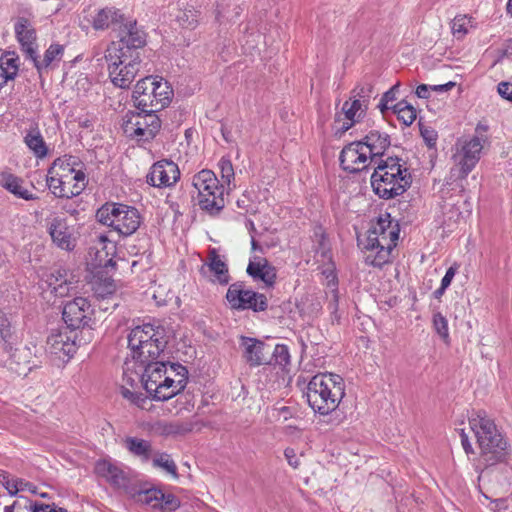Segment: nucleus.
I'll return each instance as SVG.
<instances>
[{
	"mask_svg": "<svg viewBox=\"0 0 512 512\" xmlns=\"http://www.w3.org/2000/svg\"><path fill=\"white\" fill-rule=\"evenodd\" d=\"M247 273L253 279L263 281L268 287L273 286L276 280V269L266 259L260 257H255L249 262Z\"/></svg>",
	"mask_w": 512,
	"mask_h": 512,
	"instance_id": "bb28decb",
	"label": "nucleus"
},
{
	"mask_svg": "<svg viewBox=\"0 0 512 512\" xmlns=\"http://www.w3.org/2000/svg\"><path fill=\"white\" fill-rule=\"evenodd\" d=\"M119 41L112 42L109 45H115L120 48L124 54L140 55L138 49L146 44V34L141 30L135 21H128L120 27Z\"/></svg>",
	"mask_w": 512,
	"mask_h": 512,
	"instance_id": "f3484780",
	"label": "nucleus"
},
{
	"mask_svg": "<svg viewBox=\"0 0 512 512\" xmlns=\"http://www.w3.org/2000/svg\"><path fill=\"white\" fill-rule=\"evenodd\" d=\"M17 486L20 491H30L32 493H35V486L31 484L30 482L22 479V478H16Z\"/></svg>",
	"mask_w": 512,
	"mask_h": 512,
	"instance_id": "6e6d98bb",
	"label": "nucleus"
},
{
	"mask_svg": "<svg viewBox=\"0 0 512 512\" xmlns=\"http://www.w3.org/2000/svg\"><path fill=\"white\" fill-rule=\"evenodd\" d=\"M456 271H457V268L454 267V266H451V267H449L447 269L444 277L441 280V285L443 287L448 288L450 286V284H451V282H452V280H453V278H454V276L456 274Z\"/></svg>",
	"mask_w": 512,
	"mask_h": 512,
	"instance_id": "603ef678",
	"label": "nucleus"
},
{
	"mask_svg": "<svg viewBox=\"0 0 512 512\" xmlns=\"http://www.w3.org/2000/svg\"><path fill=\"white\" fill-rule=\"evenodd\" d=\"M147 183L153 187H171L180 178V171L173 161L160 160L154 163L147 174Z\"/></svg>",
	"mask_w": 512,
	"mask_h": 512,
	"instance_id": "6ab92c4d",
	"label": "nucleus"
},
{
	"mask_svg": "<svg viewBox=\"0 0 512 512\" xmlns=\"http://www.w3.org/2000/svg\"><path fill=\"white\" fill-rule=\"evenodd\" d=\"M305 395L314 412L328 415L338 408L345 396L344 379L334 373L316 374L310 379Z\"/></svg>",
	"mask_w": 512,
	"mask_h": 512,
	"instance_id": "20e7f679",
	"label": "nucleus"
},
{
	"mask_svg": "<svg viewBox=\"0 0 512 512\" xmlns=\"http://www.w3.org/2000/svg\"><path fill=\"white\" fill-rule=\"evenodd\" d=\"M421 135L429 148L436 145L437 133L434 130L423 129L421 130Z\"/></svg>",
	"mask_w": 512,
	"mask_h": 512,
	"instance_id": "09e8293b",
	"label": "nucleus"
},
{
	"mask_svg": "<svg viewBox=\"0 0 512 512\" xmlns=\"http://www.w3.org/2000/svg\"><path fill=\"white\" fill-rule=\"evenodd\" d=\"M200 273L209 278L212 282L227 285L229 283V272L227 264L221 259L215 248L210 249L206 261L200 268Z\"/></svg>",
	"mask_w": 512,
	"mask_h": 512,
	"instance_id": "4be33fe9",
	"label": "nucleus"
},
{
	"mask_svg": "<svg viewBox=\"0 0 512 512\" xmlns=\"http://www.w3.org/2000/svg\"><path fill=\"white\" fill-rule=\"evenodd\" d=\"M173 96L169 82L159 76H146L134 88L133 98L138 109L144 112H158L167 107Z\"/></svg>",
	"mask_w": 512,
	"mask_h": 512,
	"instance_id": "6e6552de",
	"label": "nucleus"
},
{
	"mask_svg": "<svg viewBox=\"0 0 512 512\" xmlns=\"http://www.w3.org/2000/svg\"><path fill=\"white\" fill-rule=\"evenodd\" d=\"M221 178L224 186H227V189H231V184L235 178V172L230 159L226 157H222L218 163Z\"/></svg>",
	"mask_w": 512,
	"mask_h": 512,
	"instance_id": "58836bf2",
	"label": "nucleus"
},
{
	"mask_svg": "<svg viewBox=\"0 0 512 512\" xmlns=\"http://www.w3.org/2000/svg\"><path fill=\"white\" fill-rule=\"evenodd\" d=\"M97 475L106 479L111 485L117 488H127L129 478L126 473L117 465L107 460H100L95 465Z\"/></svg>",
	"mask_w": 512,
	"mask_h": 512,
	"instance_id": "a878e982",
	"label": "nucleus"
},
{
	"mask_svg": "<svg viewBox=\"0 0 512 512\" xmlns=\"http://www.w3.org/2000/svg\"><path fill=\"white\" fill-rule=\"evenodd\" d=\"M115 291L114 284L110 281L99 282L94 286V294L97 298L105 299Z\"/></svg>",
	"mask_w": 512,
	"mask_h": 512,
	"instance_id": "79ce46f5",
	"label": "nucleus"
},
{
	"mask_svg": "<svg viewBox=\"0 0 512 512\" xmlns=\"http://www.w3.org/2000/svg\"><path fill=\"white\" fill-rule=\"evenodd\" d=\"M162 433L165 435H173L181 432L182 427L178 423H163L161 424Z\"/></svg>",
	"mask_w": 512,
	"mask_h": 512,
	"instance_id": "3c124183",
	"label": "nucleus"
},
{
	"mask_svg": "<svg viewBox=\"0 0 512 512\" xmlns=\"http://www.w3.org/2000/svg\"><path fill=\"white\" fill-rule=\"evenodd\" d=\"M484 138L472 137L469 140H458L452 156L453 167L450 170L451 178L465 179L480 160Z\"/></svg>",
	"mask_w": 512,
	"mask_h": 512,
	"instance_id": "f8f14e48",
	"label": "nucleus"
},
{
	"mask_svg": "<svg viewBox=\"0 0 512 512\" xmlns=\"http://www.w3.org/2000/svg\"><path fill=\"white\" fill-rule=\"evenodd\" d=\"M372 95H373V85L371 83H364L362 85H358L352 91L351 98L354 100H359V103H361V105L367 109Z\"/></svg>",
	"mask_w": 512,
	"mask_h": 512,
	"instance_id": "4c0bfd02",
	"label": "nucleus"
},
{
	"mask_svg": "<svg viewBox=\"0 0 512 512\" xmlns=\"http://www.w3.org/2000/svg\"><path fill=\"white\" fill-rule=\"evenodd\" d=\"M394 112L398 119L406 126H410L416 119V110L406 101H400L394 105Z\"/></svg>",
	"mask_w": 512,
	"mask_h": 512,
	"instance_id": "e433bc0d",
	"label": "nucleus"
},
{
	"mask_svg": "<svg viewBox=\"0 0 512 512\" xmlns=\"http://www.w3.org/2000/svg\"><path fill=\"white\" fill-rule=\"evenodd\" d=\"M284 456L291 467L294 469L299 467L300 461L293 448H286L284 451Z\"/></svg>",
	"mask_w": 512,
	"mask_h": 512,
	"instance_id": "8fccbe9b",
	"label": "nucleus"
},
{
	"mask_svg": "<svg viewBox=\"0 0 512 512\" xmlns=\"http://www.w3.org/2000/svg\"><path fill=\"white\" fill-rule=\"evenodd\" d=\"M123 381L133 387L135 384H137L139 381H141V377L139 373H135L134 376L130 375L128 373V368L124 370L123 372Z\"/></svg>",
	"mask_w": 512,
	"mask_h": 512,
	"instance_id": "5fc2aeb1",
	"label": "nucleus"
},
{
	"mask_svg": "<svg viewBox=\"0 0 512 512\" xmlns=\"http://www.w3.org/2000/svg\"><path fill=\"white\" fill-rule=\"evenodd\" d=\"M50 509L51 506L49 504L44 503H35L30 508L31 512H49Z\"/></svg>",
	"mask_w": 512,
	"mask_h": 512,
	"instance_id": "e2e57ef3",
	"label": "nucleus"
},
{
	"mask_svg": "<svg viewBox=\"0 0 512 512\" xmlns=\"http://www.w3.org/2000/svg\"><path fill=\"white\" fill-rule=\"evenodd\" d=\"M0 185L18 198L27 201L37 199V196L23 186V180L13 174H1Z\"/></svg>",
	"mask_w": 512,
	"mask_h": 512,
	"instance_id": "c756f323",
	"label": "nucleus"
},
{
	"mask_svg": "<svg viewBox=\"0 0 512 512\" xmlns=\"http://www.w3.org/2000/svg\"><path fill=\"white\" fill-rule=\"evenodd\" d=\"M48 231L52 242L60 249L72 251L76 246V237L73 227L67 224L66 219L54 217L48 223Z\"/></svg>",
	"mask_w": 512,
	"mask_h": 512,
	"instance_id": "412c9836",
	"label": "nucleus"
},
{
	"mask_svg": "<svg viewBox=\"0 0 512 512\" xmlns=\"http://www.w3.org/2000/svg\"><path fill=\"white\" fill-rule=\"evenodd\" d=\"M198 191L199 206L210 215L218 214L225 207L224 184H220L212 170L203 169L192 178Z\"/></svg>",
	"mask_w": 512,
	"mask_h": 512,
	"instance_id": "9b49d317",
	"label": "nucleus"
},
{
	"mask_svg": "<svg viewBox=\"0 0 512 512\" xmlns=\"http://www.w3.org/2000/svg\"><path fill=\"white\" fill-rule=\"evenodd\" d=\"M18 60L14 52H6L0 57V89L16 77L19 70Z\"/></svg>",
	"mask_w": 512,
	"mask_h": 512,
	"instance_id": "7c9ffc66",
	"label": "nucleus"
},
{
	"mask_svg": "<svg viewBox=\"0 0 512 512\" xmlns=\"http://www.w3.org/2000/svg\"><path fill=\"white\" fill-rule=\"evenodd\" d=\"M446 289V287L440 285V287L434 291L435 298H440L445 293Z\"/></svg>",
	"mask_w": 512,
	"mask_h": 512,
	"instance_id": "69168bd1",
	"label": "nucleus"
},
{
	"mask_svg": "<svg viewBox=\"0 0 512 512\" xmlns=\"http://www.w3.org/2000/svg\"><path fill=\"white\" fill-rule=\"evenodd\" d=\"M400 88V83L397 82L393 85L388 91H386L381 98H383L384 102H393L396 99V93Z\"/></svg>",
	"mask_w": 512,
	"mask_h": 512,
	"instance_id": "864d4df0",
	"label": "nucleus"
},
{
	"mask_svg": "<svg viewBox=\"0 0 512 512\" xmlns=\"http://www.w3.org/2000/svg\"><path fill=\"white\" fill-rule=\"evenodd\" d=\"M46 283L56 297L70 296L72 295V290L76 288L71 281L66 279V271L62 269L52 271L47 276Z\"/></svg>",
	"mask_w": 512,
	"mask_h": 512,
	"instance_id": "c85d7f7f",
	"label": "nucleus"
},
{
	"mask_svg": "<svg viewBox=\"0 0 512 512\" xmlns=\"http://www.w3.org/2000/svg\"><path fill=\"white\" fill-rule=\"evenodd\" d=\"M109 78L115 87L128 89L140 72L141 57L124 54L115 45H108L104 54Z\"/></svg>",
	"mask_w": 512,
	"mask_h": 512,
	"instance_id": "1a4fd4ad",
	"label": "nucleus"
},
{
	"mask_svg": "<svg viewBox=\"0 0 512 512\" xmlns=\"http://www.w3.org/2000/svg\"><path fill=\"white\" fill-rule=\"evenodd\" d=\"M169 336L165 327L146 323L131 329L128 334V347L132 357L139 363L159 359L166 348Z\"/></svg>",
	"mask_w": 512,
	"mask_h": 512,
	"instance_id": "0eeeda50",
	"label": "nucleus"
},
{
	"mask_svg": "<svg viewBox=\"0 0 512 512\" xmlns=\"http://www.w3.org/2000/svg\"><path fill=\"white\" fill-rule=\"evenodd\" d=\"M460 437L463 449L465 450L466 454L473 453L474 451L471 443L469 442L468 435L465 433L463 429L460 430Z\"/></svg>",
	"mask_w": 512,
	"mask_h": 512,
	"instance_id": "4d7b16f0",
	"label": "nucleus"
},
{
	"mask_svg": "<svg viewBox=\"0 0 512 512\" xmlns=\"http://www.w3.org/2000/svg\"><path fill=\"white\" fill-rule=\"evenodd\" d=\"M64 53V47L60 44H51L49 48L44 53V58L42 60L38 59L37 52H34V57H29L34 66L37 68L38 72H42L44 69H47L52 65L54 61H60Z\"/></svg>",
	"mask_w": 512,
	"mask_h": 512,
	"instance_id": "2f4dec72",
	"label": "nucleus"
},
{
	"mask_svg": "<svg viewBox=\"0 0 512 512\" xmlns=\"http://www.w3.org/2000/svg\"><path fill=\"white\" fill-rule=\"evenodd\" d=\"M121 394H122V396H123L125 399L129 400V401L132 403L133 398H134V396H135L136 392H135V391H132V390H130V389H128V388L122 387V388H121Z\"/></svg>",
	"mask_w": 512,
	"mask_h": 512,
	"instance_id": "0e129e2a",
	"label": "nucleus"
},
{
	"mask_svg": "<svg viewBox=\"0 0 512 512\" xmlns=\"http://www.w3.org/2000/svg\"><path fill=\"white\" fill-rule=\"evenodd\" d=\"M79 164L78 157L71 155H64L53 162L48 170L47 185L56 197L71 198L85 189L86 175L76 168Z\"/></svg>",
	"mask_w": 512,
	"mask_h": 512,
	"instance_id": "423d86ee",
	"label": "nucleus"
},
{
	"mask_svg": "<svg viewBox=\"0 0 512 512\" xmlns=\"http://www.w3.org/2000/svg\"><path fill=\"white\" fill-rule=\"evenodd\" d=\"M431 86L432 85L420 84L416 88V95L419 98L427 99L430 96L429 91L431 90Z\"/></svg>",
	"mask_w": 512,
	"mask_h": 512,
	"instance_id": "bf43d9fd",
	"label": "nucleus"
},
{
	"mask_svg": "<svg viewBox=\"0 0 512 512\" xmlns=\"http://www.w3.org/2000/svg\"><path fill=\"white\" fill-rule=\"evenodd\" d=\"M161 128V120L156 112L128 113L123 119L124 134L138 142L152 140Z\"/></svg>",
	"mask_w": 512,
	"mask_h": 512,
	"instance_id": "ddd939ff",
	"label": "nucleus"
},
{
	"mask_svg": "<svg viewBox=\"0 0 512 512\" xmlns=\"http://www.w3.org/2000/svg\"><path fill=\"white\" fill-rule=\"evenodd\" d=\"M24 142L36 157L43 158L47 155V146L37 127H32L28 130L24 137Z\"/></svg>",
	"mask_w": 512,
	"mask_h": 512,
	"instance_id": "72a5a7b5",
	"label": "nucleus"
},
{
	"mask_svg": "<svg viewBox=\"0 0 512 512\" xmlns=\"http://www.w3.org/2000/svg\"><path fill=\"white\" fill-rule=\"evenodd\" d=\"M80 342L78 332L63 327L51 331L50 335L47 337L46 349L50 354L59 359L63 357L70 358L76 352Z\"/></svg>",
	"mask_w": 512,
	"mask_h": 512,
	"instance_id": "2eb2a0df",
	"label": "nucleus"
},
{
	"mask_svg": "<svg viewBox=\"0 0 512 512\" xmlns=\"http://www.w3.org/2000/svg\"><path fill=\"white\" fill-rule=\"evenodd\" d=\"M467 20L465 17H455L452 22V32L457 38L463 37L467 33Z\"/></svg>",
	"mask_w": 512,
	"mask_h": 512,
	"instance_id": "a18cd8bd",
	"label": "nucleus"
},
{
	"mask_svg": "<svg viewBox=\"0 0 512 512\" xmlns=\"http://www.w3.org/2000/svg\"><path fill=\"white\" fill-rule=\"evenodd\" d=\"M143 370L141 382L147 393L153 399L166 401L183 391L187 385L186 367L181 364L167 363L158 359H151L147 363H140Z\"/></svg>",
	"mask_w": 512,
	"mask_h": 512,
	"instance_id": "f257e3e1",
	"label": "nucleus"
},
{
	"mask_svg": "<svg viewBox=\"0 0 512 512\" xmlns=\"http://www.w3.org/2000/svg\"><path fill=\"white\" fill-rule=\"evenodd\" d=\"M62 208L67 212L69 213L70 215H75L77 214V210L75 208H72L70 206H68L67 204L63 205Z\"/></svg>",
	"mask_w": 512,
	"mask_h": 512,
	"instance_id": "338daca9",
	"label": "nucleus"
},
{
	"mask_svg": "<svg viewBox=\"0 0 512 512\" xmlns=\"http://www.w3.org/2000/svg\"><path fill=\"white\" fill-rule=\"evenodd\" d=\"M160 502L161 505H159V509L161 510L173 511L180 506L179 499L171 493L166 494L163 492V497L160 499Z\"/></svg>",
	"mask_w": 512,
	"mask_h": 512,
	"instance_id": "37998d69",
	"label": "nucleus"
},
{
	"mask_svg": "<svg viewBox=\"0 0 512 512\" xmlns=\"http://www.w3.org/2000/svg\"><path fill=\"white\" fill-rule=\"evenodd\" d=\"M240 347L243 351V358L252 367L270 363V346L264 342L251 337L241 336Z\"/></svg>",
	"mask_w": 512,
	"mask_h": 512,
	"instance_id": "aec40b11",
	"label": "nucleus"
},
{
	"mask_svg": "<svg viewBox=\"0 0 512 512\" xmlns=\"http://www.w3.org/2000/svg\"><path fill=\"white\" fill-rule=\"evenodd\" d=\"M132 496L138 503L148 505L152 508H159V505H161L160 499L163 497V491L157 488L138 490Z\"/></svg>",
	"mask_w": 512,
	"mask_h": 512,
	"instance_id": "f704fd0d",
	"label": "nucleus"
},
{
	"mask_svg": "<svg viewBox=\"0 0 512 512\" xmlns=\"http://www.w3.org/2000/svg\"><path fill=\"white\" fill-rule=\"evenodd\" d=\"M226 299L232 309H251L255 312L265 311L268 307V300L264 294L253 290L245 289L242 282H236L229 286Z\"/></svg>",
	"mask_w": 512,
	"mask_h": 512,
	"instance_id": "4468645a",
	"label": "nucleus"
},
{
	"mask_svg": "<svg viewBox=\"0 0 512 512\" xmlns=\"http://www.w3.org/2000/svg\"><path fill=\"white\" fill-rule=\"evenodd\" d=\"M178 22L184 28L192 29L197 25L198 20L192 10H185L178 16Z\"/></svg>",
	"mask_w": 512,
	"mask_h": 512,
	"instance_id": "c03bdc74",
	"label": "nucleus"
},
{
	"mask_svg": "<svg viewBox=\"0 0 512 512\" xmlns=\"http://www.w3.org/2000/svg\"><path fill=\"white\" fill-rule=\"evenodd\" d=\"M16 506H17V502L15 501L11 505L5 506L4 512H14Z\"/></svg>",
	"mask_w": 512,
	"mask_h": 512,
	"instance_id": "774afa93",
	"label": "nucleus"
},
{
	"mask_svg": "<svg viewBox=\"0 0 512 512\" xmlns=\"http://www.w3.org/2000/svg\"><path fill=\"white\" fill-rule=\"evenodd\" d=\"M360 142L374 163L383 160L382 156L390 146L389 135L377 130L370 131Z\"/></svg>",
	"mask_w": 512,
	"mask_h": 512,
	"instance_id": "b1692460",
	"label": "nucleus"
},
{
	"mask_svg": "<svg viewBox=\"0 0 512 512\" xmlns=\"http://www.w3.org/2000/svg\"><path fill=\"white\" fill-rule=\"evenodd\" d=\"M147 401H148V397L147 396H145L141 392H136V394H135V396L133 398L132 403L135 404L136 406H138L139 408L144 409L145 408V404L147 403Z\"/></svg>",
	"mask_w": 512,
	"mask_h": 512,
	"instance_id": "13d9d810",
	"label": "nucleus"
},
{
	"mask_svg": "<svg viewBox=\"0 0 512 512\" xmlns=\"http://www.w3.org/2000/svg\"><path fill=\"white\" fill-rule=\"evenodd\" d=\"M398 157H387L374 163L371 186L376 195L392 199L402 195L411 184V175Z\"/></svg>",
	"mask_w": 512,
	"mask_h": 512,
	"instance_id": "39448f33",
	"label": "nucleus"
},
{
	"mask_svg": "<svg viewBox=\"0 0 512 512\" xmlns=\"http://www.w3.org/2000/svg\"><path fill=\"white\" fill-rule=\"evenodd\" d=\"M95 30H105L123 22V15L113 7H105L96 11L88 20Z\"/></svg>",
	"mask_w": 512,
	"mask_h": 512,
	"instance_id": "cd10ccee",
	"label": "nucleus"
},
{
	"mask_svg": "<svg viewBox=\"0 0 512 512\" xmlns=\"http://www.w3.org/2000/svg\"><path fill=\"white\" fill-rule=\"evenodd\" d=\"M0 484L4 486V488L7 490L8 494L10 496H16L19 492L16 478L11 480L9 478V474L5 477L4 481L1 482Z\"/></svg>",
	"mask_w": 512,
	"mask_h": 512,
	"instance_id": "de8ad7c7",
	"label": "nucleus"
},
{
	"mask_svg": "<svg viewBox=\"0 0 512 512\" xmlns=\"http://www.w3.org/2000/svg\"><path fill=\"white\" fill-rule=\"evenodd\" d=\"M366 108L359 103V100L350 98L345 101L342 106V112L336 115L335 123L338 124V131L341 133L349 130L355 123L360 120L366 114Z\"/></svg>",
	"mask_w": 512,
	"mask_h": 512,
	"instance_id": "5701e85b",
	"label": "nucleus"
},
{
	"mask_svg": "<svg viewBox=\"0 0 512 512\" xmlns=\"http://www.w3.org/2000/svg\"><path fill=\"white\" fill-rule=\"evenodd\" d=\"M389 218V214L385 218L380 217L372 224L364 238H358V245L364 251L367 265L382 267L390 261L391 252L399 238V229Z\"/></svg>",
	"mask_w": 512,
	"mask_h": 512,
	"instance_id": "7ed1b4c3",
	"label": "nucleus"
},
{
	"mask_svg": "<svg viewBox=\"0 0 512 512\" xmlns=\"http://www.w3.org/2000/svg\"><path fill=\"white\" fill-rule=\"evenodd\" d=\"M124 444L131 454L141 458L143 461H148L151 458L152 445L149 441L136 437H127L124 440Z\"/></svg>",
	"mask_w": 512,
	"mask_h": 512,
	"instance_id": "473e14b6",
	"label": "nucleus"
},
{
	"mask_svg": "<svg viewBox=\"0 0 512 512\" xmlns=\"http://www.w3.org/2000/svg\"><path fill=\"white\" fill-rule=\"evenodd\" d=\"M488 125L484 123H478L475 128L476 135L474 137H482L484 138V143L486 142V132L488 131Z\"/></svg>",
	"mask_w": 512,
	"mask_h": 512,
	"instance_id": "052dcab7",
	"label": "nucleus"
},
{
	"mask_svg": "<svg viewBox=\"0 0 512 512\" xmlns=\"http://www.w3.org/2000/svg\"><path fill=\"white\" fill-rule=\"evenodd\" d=\"M360 141L352 142L346 145L340 153V165L349 173H357L366 169L370 164H374L368 153L364 151Z\"/></svg>",
	"mask_w": 512,
	"mask_h": 512,
	"instance_id": "a211bd4d",
	"label": "nucleus"
},
{
	"mask_svg": "<svg viewBox=\"0 0 512 512\" xmlns=\"http://www.w3.org/2000/svg\"><path fill=\"white\" fill-rule=\"evenodd\" d=\"M96 219L125 237L134 234L142 223L138 209L114 202L102 205L96 212Z\"/></svg>",
	"mask_w": 512,
	"mask_h": 512,
	"instance_id": "9d476101",
	"label": "nucleus"
},
{
	"mask_svg": "<svg viewBox=\"0 0 512 512\" xmlns=\"http://www.w3.org/2000/svg\"><path fill=\"white\" fill-rule=\"evenodd\" d=\"M14 30L17 40L27 57H34V52L36 51V31L31 22L24 17H20L15 23Z\"/></svg>",
	"mask_w": 512,
	"mask_h": 512,
	"instance_id": "393cba45",
	"label": "nucleus"
},
{
	"mask_svg": "<svg viewBox=\"0 0 512 512\" xmlns=\"http://www.w3.org/2000/svg\"><path fill=\"white\" fill-rule=\"evenodd\" d=\"M433 327L443 340L449 339L448 321L441 313L433 315Z\"/></svg>",
	"mask_w": 512,
	"mask_h": 512,
	"instance_id": "a19ab883",
	"label": "nucleus"
},
{
	"mask_svg": "<svg viewBox=\"0 0 512 512\" xmlns=\"http://www.w3.org/2000/svg\"><path fill=\"white\" fill-rule=\"evenodd\" d=\"M91 305L84 297H75L63 306L62 318L67 329L77 332L90 321Z\"/></svg>",
	"mask_w": 512,
	"mask_h": 512,
	"instance_id": "dca6fc26",
	"label": "nucleus"
},
{
	"mask_svg": "<svg viewBox=\"0 0 512 512\" xmlns=\"http://www.w3.org/2000/svg\"><path fill=\"white\" fill-rule=\"evenodd\" d=\"M270 354H272L274 362L277 365L286 366L290 363V354L286 345L277 344Z\"/></svg>",
	"mask_w": 512,
	"mask_h": 512,
	"instance_id": "ea45409f",
	"label": "nucleus"
},
{
	"mask_svg": "<svg viewBox=\"0 0 512 512\" xmlns=\"http://www.w3.org/2000/svg\"><path fill=\"white\" fill-rule=\"evenodd\" d=\"M152 465L155 468H160L167 474L171 475L173 479H178L177 465L171 456L165 452H157L152 459Z\"/></svg>",
	"mask_w": 512,
	"mask_h": 512,
	"instance_id": "c9c22d12",
	"label": "nucleus"
},
{
	"mask_svg": "<svg viewBox=\"0 0 512 512\" xmlns=\"http://www.w3.org/2000/svg\"><path fill=\"white\" fill-rule=\"evenodd\" d=\"M469 425L480 448L475 469L482 473L488 467L503 462L507 455V443L487 413L484 410L473 412L469 417Z\"/></svg>",
	"mask_w": 512,
	"mask_h": 512,
	"instance_id": "f03ea898",
	"label": "nucleus"
},
{
	"mask_svg": "<svg viewBox=\"0 0 512 512\" xmlns=\"http://www.w3.org/2000/svg\"><path fill=\"white\" fill-rule=\"evenodd\" d=\"M497 91L502 98L512 102V82H500Z\"/></svg>",
	"mask_w": 512,
	"mask_h": 512,
	"instance_id": "49530a36",
	"label": "nucleus"
},
{
	"mask_svg": "<svg viewBox=\"0 0 512 512\" xmlns=\"http://www.w3.org/2000/svg\"><path fill=\"white\" fill-rule=\"evenodd\" d=\"M455 85H456L455 82L450 81V82L442 84V85H433V86H431V90L436 91V92H446V91L451 90Z\"/></svg>",
	"mask_w": 512,
	"mask_h": 512,
	"instance_id": "680f3d73",
	"label": "nucleus"
}]
</instances>
